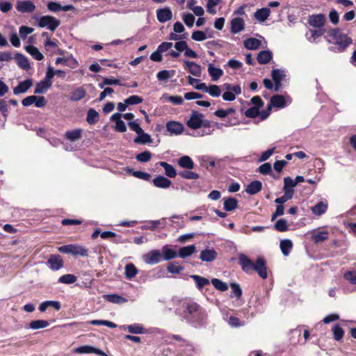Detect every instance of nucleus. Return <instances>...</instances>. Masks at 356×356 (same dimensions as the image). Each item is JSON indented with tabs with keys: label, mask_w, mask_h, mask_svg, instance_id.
I'll list each match as a JSON object with an SVG mask.
<instances>
[{
	"label": "nucleus",
	"mask_w": 356,
	"mask_h": 356,
	"mask_svg": "<svg viewBox=\"0 0 356 356\" xmlns=\"http://www.w3.org/2000/svg\"><path fill=\"white\" fill-rule=\"evenodd\" d=\"M207 93L213 97H218L221 94V90L218 85H210Z\"/></svg>",
	"instance_id": "nucleus-60"
},
{
	"label": "nucleus",
	"mask_w": 356,
	"mask_h": 356,
	"mask_svg": "<svg viewBox=\"0 0 356 356\" xmlns=\"http://www.w3.org/2000/svg\"><path fill=\"white\" fill-rule=\"evenodd\" d=\"M49 325V323L45 320L32 321L29 323V327L32 330L45 328Z\"/></svg>",
	"instance_id": "nucleus-44"
},
{
	"label": "nucleus",
	"mask_w": 356,
	"mask_h": 356,
	"mask_svg": "<svg viewBox=\"0 0 356 356\" xmlns=\"http://www.w3.org/2000/svg\"><path fill=\"white\" fill-rule=\"evenodd\" d=\"M223 206L226 211H232L238 207V200L232 197L224 199Z\"/></svg>",
	"instance_id": "nucleus-32"
},
{
	"label": "nucleus",
	"mask_w": 356,
	"mask_h": 356,
	"mask_svg": "<svg viewBox=\"0 0 356 356\" xmlns=\"http://www.w3.org/2000/svg\"><path fill=\"white\" fill-rule=\"evenodd\" d=\"M184 64L192 75L196 77H200L201 76L202 67L200 65L191 60H185Z\"/></svg>",
	"instance_id": "nucleus-14"
},
{
	"label": "nucleus",
	"mask_w": 356,
	"mask_h": 356,
	"mask_svg": "<svg viewBox=\"0 0 356 356\" xmlns=\"http://www.w3.org/2000/svg\"><path fill=\"white\" fill-rule=\"evenodd\" d=\"M245 23L244 20L241 17H236L231 21V32L233 34H236L244 29Z\"/></svg>",
	"instance_id": "nucleus-16"
},
{
	"label": "nucleus",
	"mask_w": 356,
	"mask_h": 356,
	"mask_svg": "<svg viewBox=\"0 0 356 356\" xmlns=\"http://www.w3.org/2000/svg\"><path fill=\"white\" fill-rule=\"evenodd\" d=\"M161 253L163 255V260L164 261H168L177 257V252L169 248L168 245H164L163 247Z\"/></svg>",
	"instance_id": "nucleus-41"
},
{
	"label": "nucleus",
	"mask_w": 356,
	"mask_h": 356,
	"mask_svg": "<svg viewBox=\"0 0 356 356\" xmlns=\"http://www.w3.org/2000/svg\"><path fill=\"white\" fill-rule=\"evenodd\" d=\"M99 119V113L94 108H90L87 113L86 121L89 124H95Z\"/></svg>",
	"instance_id": "nucleus-45"
},
{
	"label": "nucleus",
	"mask_w": 356,
	"mask_h": 356,
	"mask_svg": "<svg viewBox=\"0 0 356 356\" xmlns=\"http://www.w3.org/2000/svg\"><path fill=\"white\" fill-rule=\"evenodd\" d=\"M351 42L352 40L350 38H348L346 35L343 34L335 40L334 46L330 47V50L341 52L347 48Z\"/></svg>",
	"instance_id": "nucleus-7"
},
{
	"label": "nucleus",
	"mask_w": 356,
	"mask_h": 356,
	"mask_svg": "<svg viewBox=\"0 0 356 356\" xmlns=\"http://www.w3.org/2000/svg\"><path fill=\"white\" fill-rule=\"evenodd\" d=\"M138 270L132 263L127 264L124 267V275L126 279L131 280L138 274Z\"/></svg>",
	"instance_id": "nucleus-27"
},
{
	"label": "nucleus",
	"mask_w": 356,
	"mask_h": 356,
	"mask_svg": "<svg viewBox=\"0 0 356 356\" xmlns=\"http://www.w3.org/2000/svg\"><path fill=\"white\" fill-rule=\"evenodd\" d=\"M217 258V252L213 248L207 247L202 250L200 254V259L204 262H212Z\"/></svg>",
	"instance_id": "nucleus-9"
},
{
	"label": "nucleus",
	"mask_w": 356,
	"mask_h": 356,
	"mask_svg": "<svg viewBox=\"0 0 356 356\" xmlns=\"http://www.w3.org/2000/svg\"><path fill=\"white\" fill-rule=\"evenodd\" d=\"M208 73L213 81H217L223 75L222 70L216 67L211 63L208 65Z\"/></svg>",
	"instance_id": "nucleus-21"
},
{
	"label": "nucleus",
	"mask_w": 356,
	"mask_h": 356,
	"mask_svg": "<svg viewBox=\"0 0 356 356\" xmlns=\"http://www.w3.org/2000/svg\"><path fill=\"white\" fill-rule=\"evenodd\" d=\"M143 261L149 265H154L163 261V255L159 250H152L143 255Z\"/></svg>",
	"instance_id": "nucleus-5"
},
{
	"label": "nucleus",
	"mask_w": 356,
	"mask_h": 356,
	"mask_svg": "<svg viewBox=\"0 0 356 356\" xmlns=\"http://www.w3.org/2000/svg\"><path fill=\"white\" fill-rule=\"evenodd\" d=\"M128 331L131 334H143L145 332V328L138 323H134L127 326Z\"/></svg>",
	"instance_id": "nucleus-48"
},
{
	"label": "nucleus",
	"mask_w": 356,
	"mask_h": 356,
	"mask_svg": "<svg viewBox=\"0 0 356 356\" xmlns=\"http://www.w3.org/2000/svg\"><path fill=\"white\" fill-rule=\"evenodd\" d=\"M90 324L93 325H106L110 328H115L117 325L111 321L106 320H92Z\"/></svg>",
	"instance_id": "nucleus-55"
},
{
	"label": "nucleus",
	"mask_w": 356,
	"mask_h": 356,
	"mask_svg": "<svg viewBox=\"0 0 356 356\" xmlns=\"http://www.w3.org/2000/svg\"><path fill=\"white\" fill-rule=\"evenodd\" d=\"M104 298L109 302L115 304H122L127 301V300L125 298L118 294L104 295Z\"/></svg>",
	"instance_id": "nucleus-35"
},
{
	"label": "nucleus",
	"mask_w": 356,
	"mask_h": 356,
	"mask_svg": "<svg viewBox=\"0 0 356 356\" xmlns=\"http://www.w3.org/2000/svg\"><path fill=\"white\" fill-rule=\"evenodd\" d=\"M190 277L195 282L196 287L199 290H202L205 286H207L210 284V282L207 278L200 275H191Z\"/></svg>",
	"instance_id": "nucleus-29"
},
{
	"label": "nucleus",
	"mask_w": 356,
	"mask_h": 356,
	"mask_svg": "<svg viewBox=\"0 0 356 356\" xmlns=\"http://www.w3.org/2000/svg\"><path fill=\"white\" fill-rule=\"evenodd\" d=\"M332 330L335 340L339 341L343 338L344 332L343 330L339 325H334Z\"/></svg>",
	"instance_id": "nucleus-57"
},
{
	"label": "nucleus",
	"mask_w": 356,
	"mask_h": 356,
	"mask_svg": "<svg viewBox=\"0 0 356 356\" xmlns=\"http://www.w3.org/2000/svg\"><path fill=\"white\" fill-rule=\"evenodd\" d=\"M211 282L213 286L220 291H225L228 289L227 284L218 278H213Z\"/></svg>",
	"instance_id": "nucleus-47"
},
{
	"label": "nucleus",
	"mask_w": 356,
	"mask_h": 356,
	"mask_svg": "<svg viewBox=\"0 0 356 356\" xmlns=\"http://www.w3.org/2000/svg\"><path fill=\"white\" fill-rule=\"evenodd\" d=\"M156 17L159 22L165 23L172 17V13L170 8L165 7L156 10Z\"/></svg>",
	"instance_id": "nucleus-12"
},
{
	"label": "nucleus",
	"mask_w": 356,
	"mask_h": 356,
	"mask_svg": "<svg viewBox=\"0 0 356 356\" xmlns=\"http://www.w3.org/2000/svg\"><path fill=\"white\" fill-rule=\"evenodd\" d=\"M232 289L231 297H234L237 299L240 298L242 296V289L238 284L237 283H231L230 284Z\"/></svg>",
	"instance_id": "nucleus-53"
},
{
	"label": "nucleus",
	"mask_w": 356,
	"mask_h": 356,
	"mask_svg": "<svg viewBox=\"0 0 356 356\" xmlns=\"http://www.w3.org/2000/svg\"><path fill=\"white\" fill-rule=\"evenodd\" d=\"M16 9L17 11L22 13H31L35 9L34 3L29 0L27 1H19L16 4Z\"/></svg>",
	"instance_id": "nucleus-11"
},
{
	"label": "nucleus",
	"mask_w": 356,
	"mask_h": 356,
	"mask_svg": "<svg viewBox=\"0 0 356 356\" xmlns=\"http://www.w3.org/2000/svg\"><path fill=\"white\" fill-rule=\"evenodd\" d=\"M244 47L250 50L257 49L261 45V41L257 38H250L244 41Z\"/></svg>",
	"instance_id": "nucleus-37"
},
{
	"label": "nucleus",
	"mask_w": 356,
	"mask_h": 356,
	"mask_svg": "<svg viewBox=\"0 0 356 356\" xmlns=\"http://www.w3.org/2000/svg\"><path fill=\"white\" fill-rule=\"evenodd\" d=\"M238 264L242 270L248 274L256 271L262 279H266L268 277L266 262L263 257H258L255 262H253L245 254H240L238 255Z\"/></svg>",
	"instance_id": "nucleus-2"
},
{
	"label": "nucleus",
	"mask_w": 356,
	"mask_h": 356,
	"mask_svg": "<svg viewBox=\"0 0 356 356\" xmlns=\"http://www.w3.org/2000/svg\"><path fill=\"white\" fill-rule=\"evenodd\" d=\"M51 86L52 83H49L42 79L40 82L37 83L34 90V93L43 94L46 92L47 90L51 87Z\"/></svg>",
	"instance_id": "nucleus-31"
},
{
	"label": "nucleus",
	"mask_w": 356,
	"mask_h": 356,
	"mask_svg": "<svg viewBox=\"0 0 356 356\" xmlns=\"http://www.w3.org/2000/svg\"><path fill=\"white\" fill-rule=\"evenodd\" d=\"M153 141L151 136L147 133H145L143 130L142 133L138 134V136L136 137L134 140V142L136 144L146 145L150 144Z\"/></svg>",
	"instance_id": "nucleus-26"
},
{
	"label": "nucleus",
	"mask_w": 356,
	"mask_h": 356,
	"mask_svg": "<svg viewBox=\"0 0 356 356\" xmlns=\"http://www.w3.org/2000/svg\"><path fill=\"white\" fill-rule=\"evenodd\" d=\"M191 38L195 41H203L207 38L205 32L202 31H195L192 33Z\"/></svg>",
	"instance_id": "nucleus-61"
},
{
	"label": "nucleus",
	"mask_w": 356,
	"mask_h": 356,
	"mask_svg": "<svg viewBox=\"0 0 356 356\" xmlns=\"http://www.w3.org/2000/svg\"><path fill=\"white\" fill-rule=\"evenodd\" d=\"M178 175L185 179H197L200 175L191 170H183L178 172Z\"/></svg>",
	"instance_id": "nucleus-49"
},
{
	"label": "nucleus",
	"mask_w": 356,
	"mask_h": 356,
	"mask_svg": "<svg viewBox=\"0 0 356 356\" xmlns=\"http://www.w3.org/2000/svg\"><path fill=\"white\" fill-rule=\"evenodd\" d=\"M325 22V17L323 14L312 15L308 19V23L310 26L318 29L324 26Z\"/></svg>",
	"instance_id": "nucleus-13"
},
{
	"label": "nucleus",
	"mask_w": 356,
	"mask_h": 356,
	"mask_svg": "<svg viewBox=\"0 0 356 356\" xmlns=\"http://www.w3.org/2000/svg\"><path fill=\"white\" fill-rule=\"evenodd\" d=\"M271 107L283 108L286 106L284 97L281 95H275L271 97L270 104Z\"/></svg>",
	"instance_id": "nucleus-22"
},
{
	"label": "nucleus",
	"mask_w": 356,
	"mask_h": 356,
	"mask_svg": "<svg viewBox=\"0 0 356 356\" xmlns=\"http://www.w3.org/2000/svg\"><path fill=\"white\" fill-rule=\"evenodd\" d=\"M270 14V10L268 8H262L258 9L254 13V17L259 22L266 21Z\"/></svg>",
	"instance_id": "nucleus-30"
},
{
	"label": "nucleus",
	"mask_w": 356,
	"mask_h": 356,
	"mask_svg": "<svg viewBox=\"0 0 356 356\" xmlns=\"http://www.w3.org/2000/svg\"><path fill=\"white\" fill-rule=\"evenodd\" d=\"M271 76L273 81H282L286 77V71L282 69H273Z\"/></svg>",
	"instance_id": "nucleus-43"
},
{
	"label": "nucleus",
	"mask_w": 356,
	"mask_h": 356,
	"mask_svg": "<svg viewBox=\"0 0 356 356\" xmlns=\"http://www.w3.org/2000/svg\"><path fill=\"white\" fill-rule=\"evenodd\" d=\"M273 228L278 232H286L289 230V225L285 219L281 218L274 224Z\"/></svg>",
	"instance_id": "nucleus-46"
},
{
	"label": "nucleus",
	"mask_w": 356,
	"mask_h": 356,
	"mask_svg": "<svg viewBox=\"0 0 356 356\" xmlns=\"http://www.w3.org/2000/svg\"><path fill=\"white\" fill-rule=\"evenodd\" d=\"M95 351V348L90 346H83L74 349V353L79 354L93 353Z\"/></svg>",
	"instance_id": "nucleus-59"
},
{
	"label": "nucleus",
	"mask_w": 356,
	"mask_h": 356,
	"mask_svg": "<svg viewBox=\"0 0 356 356\" xmlns=\"http://www.w3.org/2000/svg\"><path fill=\"white\" fill-rule=\"evenodd\" d=\"M343 278L352 284H356V270H348L343 274Z\"/></svg>",
	"instance_id": "nucleus-58"
},
{
	"label": "nucleus",
	"mask_w": 356,
	"mask_h": 356,
	"mask_svg": "<svg viewBox=\"0 0 356 356\" xmlns=\"http://www.w3.org/2000/svg\"><path fill=\"white\" fill-rule=\"evenodd\" d=\"M60 24L59 19L50 15L42 16L38 20V26L40 27H47L51 31H55Z\"/></svg>",
	"instance_id": "nucleus-4"
},
{
	"label": "nucleus",
	"mask_w": 356,
	"mask_h": 356,
	"mask_svg": "<svg viewBox=\"0 0 356 356\" xmlns=\"http://www.w3.org/2000/svg\"><path fill=\"white\" fill-rule=\"evenodd\" d=\"M33 85V81L31 79H27L24 81H21L19 84L14 88L13 92L15 95H19L26 92Z\"/></svg>",
	"instance_id": "nucleus-15"
},
{
	"label": "nucleus",
	"mask_w": 356,
	"mask_h": 356,
	"mask_svg": "<svg viewBox=\"0 0 356 356\" xmlns=\"http://www.w3.org/2000/svg\"><path fill=\"white\" fill-rule=\"evenodd\" d=\"M159 165L165 169V174L166 176L170 178H174L176 177L177 171L172 165L165 161L159 162Z\"/></svg>",
	"instance_id": "nucleus-39"
},
{
	"label": "nucleus",
	"mask_w": 356,
	"mask_h": 356,
	"mask_svg": "<svg viewBox=\"0 0 356 356\" xmlns=\"http://www.w3.org/2000/svg\"><path fill=\"white\" fill-rule=\"evenodd\" d=\"M178 165L185 169L191 170L194 168L195 163L189 156H182L177 161Z\"/></svg>",
	"instance_id": "nucleus-23"
},
{
	"label": "nucleus",
	"mask_w": 356,
	"mask_h": 356,
	"mask_svg": "<svg viewBox=\"0 0 356 356\" xmlns=\"http://www.w3.org/2000/svg\"><path fill=\"white\" fill-rule=\"evenodd\" d=\"M25 50L35 60H42L44 56L40 52L38 49L33 45H28L25 47Z\"/></svg>",
	"instance_id": "nucleus-33"
},
{
	"label": "nucleus",
	"mask_w": 356,
	"mask_h": 356,
	"mask_svg": "<svg viewBox=\"0 0 356 356\" xmlns=\"http://www.w3.org/2000/svg\"><path fill=\"white\" fill-rule=\"evenodd\" d=\"M262 188V184L260 181L255 180L251 181L245 189L247 193L250 195H255L259 193Z\"/></svg>",
	"instance_id": "nucleus-25"
},
{
	"label": "nucleus",
	"mask_w": 356,
	"mask_h": 356,
	"mask_svg": "<svg viewBox=\"0 0 356 356\" xmlns=\"http://www.w3.org/2000/svg\"><path fill=\"white\" fill-rule=\"evenodd\" d=\"M168 340L174 339L179 343L180 346H189V341L179 334H169L167 336Z\"/></svg>",
	"instance_id": "nucleus-52"
},
{
	"label": "nucleus",
	"mask_w": 356,
	"mask_h": 356,
	"mask_svg": "<svg viewBox=\"0 0 356 356\" xmlns=\"http://www.w3.org/2000/svg\"><path fill=\"white\" fill-rule=\"evenodd\" d=\"M47 264L52 270H58L63 268V261L60 255L51 254L47 260Z\"/></svg>",
	"instance_id": "nucleus-10"
},
{
	"label": "nucleus",
	"mask_w": 356,
	"mask_h": 356,
	"mask_svg": "<svg viewBox=\"0 0 356 356\" xmlns=\"http://www.w3.org/2000/svg\"><path fill=\"white\" fill-rule=\"evenodd\" d=\"M34 29L31 27L26 26H22L19 27V35L22 38V39L24 40L26 38L27 35L29 34H31L33 33Z\"/></svg>",
	"instance_id": "nucleus-62"
},
{
	"label": "nucleus",
	"mask_w": 356,
	"mask_h": 356,
	"mask_svg": "<svg viewBox=\"0 0 356 356\" xmlns=\"http://www.w3.org/2000/svg\"><path fill=\"white\" fill-rule=\"evenodd\" d=\"M184 129V125L177 121L171 120L166 123V130L170 135H180Z\"/></svg>",
	"instance_id": "nucleus-8"
},
{
	"label": "nucleus",
	"mask_w": 356,
	"mask_h": 356,
	"mask_svg": "<svg viewBox=\"0 0 356 356\" xmlns=\"http://www.w3.org/2000/svg\"><path fill=\"white\" fill-rule=\"evenodd\" d=\"M152 153L149 151H144L136 156V159L140 163L148 162L152 158Z\"/></svg>",
	"instance_id": "nucleus-50"
},
{
	"label": "nucleus",
	"mask_w": 356,
	"mask_h": 356,
	"mask_svg": "<svg viewBox=\"0 0 356 356\" xmlns=\"http://www.w3.org/2000/svg\"><path fill=\"white\" fill-rule=\"evenodd\" d=\"M82 130L81 129L67 131L65 134L66 139L70 141H76L81 138Z\"/></svg>",
	"instance_id": "nucleus-36"
},
{
	"label": "nucleus",
	"mask_w": 356,
	"mask_h": 356,
	"mask_svg": "<svg viewBox=\"0 0 356 356\" xmlns=\"http://www.w3.org/2000/svg\"><path fill=\"white\" fill-rule=\"evenodd\" d=\"M49 307H53L56 311H59L61 308V305L59 301L46 300L40 303L38 309L40 312H44Z\"/></svg>",
	"instance_id": "nucleus-17"
},
{
	"label": "nucleus",
	"mask_w": 356,
	"mask_h": 356,
	"mask_svg": "<svg viewBox=\"0 0 356 356\" xmlns=\"http://www.w3.org/2000/svg\"><path fill=\"white\" fill-rule=\"evenodd\" d=\"M327 204L323 201L318 202L316 204H315L312 208V211L313 213H314L315 215H317V216H321V215L325 213V211H327Z\"/></svg>",
	"instance_id": "nucleus-38"
},
{
	"label": "nucleus",
	"mask_w": 356,
	"mask_h": 356,
	"mask_svg": "<svg viewBox=\"0 0 356 356\" xmlns=\"http://www.w3.org/2000/svg\"><path fill=\"white\" fill-rule=\"evenodd\" d=\"M163 97L166 99L168 102H171L174 105H181L182 104L184 100L181 96H170L168 95H163Z\"/></svg>",
	"instance_id": "nucleus-54"
},
{
	"label": "nucleus",
	"mask_w": 356,
	"mask_h": 356,
	"mask_svg": "<svg viewBox=\"0 0 356 356\" xmlns=\"http://www.w3.org/2000/svg\"><path fill=\"white\" fill-rule=\"evenodd\" d=\"M273 58V54L270 50L261 51L257 57V60L259 64H267Z\"/></svg>",
	"instance_id": "nucleus-24"
},
{
	"label": "nucleus",
	"mask_w": 356,
	"mask_h": 356,
	"mask_svg": "<svg viewBox=\"0 0 356 356\" xmlns=\"http://www.w3.org/2000/svg\"><path fill=\"white\" fill-rule=\"evenodd\" d=\"M196 252V246L195 245H189L181 247L179 249L177 256L181 259H186L191 256Z\"/></svg>",
	"instance_id": "nucleus-19"
},
{
	"label": "nucleus",
	"mask_w": 356,
	"mask_h": 356,
	"mask_svg": "<svg viewBox=\"0 0 356 356\" xmlns=\"http://www.w3.org/2000/svg\"><path fill=\"white\" fill-rule=\"evenodd\" d=\"M328 235L329 233L327 231H317L312 234L311 238L314 243H319L327 240Z\"/></svg>",
	"instance_id": "nucleus-28"
},
{
	"label": "nucleus",
	"mask_w": 356,
	"mask_h": 356,
	"mask_svg": "<svg viewBox=\"0 0 356 356\" xmlns=\"http://www.w3.org/2000/svg\"><path fill=\"white\" fill-rule=\"evenodd\" d=\"M143 102V99L138 95H131L124 100V102L129 105H136Z\"/></svg>",
	"instance_id": "nucleus-64"
},
{
	"label": "nucleus",
	"mask_w": 356,
	"mask_h": 356,
	"mask_svg": "<svg viewBox=\"0 0 356 356\" xmlns=\"http://www.w3.org/2000/svg\"><path fill=\"white\" fill-rule=\"evenodd\" d=\"M204 115L196 111H193L191 118L187 121V126L192 129H197L202 125Z\"/></svg>",
	"instance_id": "nucleus-6"
},
{
	"label": "nucleus",
	"mask_w": 356,
	"mask_h": 356,
	"mask_svg": "<svg viewBox=\"0 0 356 356\" xmlns=\"http://www.w3.org/2000/svg\"><path fill=\"white\" fill-rule=\"evenodd\" d=\"M77 278L75 275L72 274H66L60 276L58 279V282L63 284H74L76 281Z\"/></svg>",
	"instance_id": "nucleus-51"
},
{
	"label": "nucleus",
	"mask_w": 356,
	"mask_h": 356,
	"mask_svg": "<svg viewBox=\"0 0 356 356\" xmlns=\"http://www.w3.org/2000/svg\"><path fill=\"white\" fill-rule=\"evenodd\" d=\"M58 250L63 254H72L74 257H88V250L79 244H68L60 246Z\"/></svg>",
	"instance_id": "nucleus-3"
},
{
	"label": "nucleus",
	"mask_w": 356,
	"mask_h": 356,
	"mask_svg": "<svg viewBox=\"0 0 356 356\" xmlns=\"http://www.w3.org/2000/svg\"><path fill=\"white\" fill-rule=\"evenodd\" d=\"M14 58H15V61L17 62V64L18 65V66L19 67H21L22 69H23L24 70H27L30 69L31 66H30L29 61L28 58L22 54H20L18 52L15 53V56H14Z\"/></svg>",
	"instance_id": "nucleus-18"
},
{
	"label": "nucleus",
	"mask_w": 356,
	"mask_h": 356,
	"mask_svg": "<svg viewBox=\"0 0 356 356\" xmlns=\"http://www.w3.org/2000/svg\"><path fill=\"white\" fill-rule=\"evenodd\" d=\"M280 248L282 251V253L284 256H288L293 248V243L290 239L281 240L280 243Z\"/></svg>",
	"instance_id": "nucleus-34"
},
{
	"label": "nucleus",
	"mask_w": 356,
	"mask_h": 356,
	"mask_svg": "<svg viewBox=\"0 0 356 356\" xmlns=\"http://www.w3.org/2000/svg\"><path fill=\"white\" fill-rule=\"evenodd\" d=\"M175 313L181 321H185L195 328L205 327L207 324L208 315L206 310L191 299L180 300Z\"/></svg>",
	"instance_id": "nucleus-1"
},
{
	"label": "nucleus",
	"mask_w": 356,
	"mask_h": 356,
	"mask_svg": "<svg viewBox=\"0 0 356 356\" xmlns=\"http://www.w3.org/2000/svg\"><path fill=\"white\" fill-rule=\"evenodd\" d=\"M175 74V71L174 70H163L161 71H159L157 74L156 77L158 80L161 81H167L168 79L172 78Z\"/></svg>",
	"instance_id": "nucleus-42"
},
{
	"label": "nucleus",
	"mask_w": 356,
	"mask_h": 356,
	"mask_svg": "<svg viewBox=\"0 0 356 356\" xmlns=\"http://www.w3.org/2000/svg\"><path fill=\"white\" fill-rule=\"evenodd\" d=\"M257 171L262 175H270L272 172V166L269 163H265L261 165Z\"/></svg>",
	"instance_id": "nucleus-63"
},
{
	"label": "nucleus",
	"mask_w": 356,
	"mask_h": 356,
	"mask_svg": "<svg viewBox=\"0 0 356 356\" xmlns=\"http://www.w3.org/2000/svg\"><path fill=\"white\" fill-rule=\"evenodd\" d=\"M86 95V92L83 88H77L74 91H72L70 99L73 102H77L84 98Z\"/></svg>",
	"instance_id": "nucleus-40"
},
{
	"label": "nucleus",
	"mask_w": 356,
	"mask_h": 356,
	"mask_svg": "<svg viewBox=\"0 0 356 356\" xmlns=\"http://www.w3.org/2000/svg\"><path fill=\"white\" fill-rule=\"evenodd\" d=\"M152 181L156 187L160 188H167L172 184V181L169 179L162 175L156 176Z\"/></svg>",
	"instance_id": "nucleus-20"
},
{
	"label": "nucleus",
	"mask_w": 356,
	"mask_h": 356,
	"mask_svg": "<svg viewBox=\"0 0 356 356\" xmlns=\"http://www.w3.org/2000/svg\"><path fill=\"white\" fill-rule=\"evenodd\" d=\"M182 19L185 24L188 27H192L194 24L195 17L190 13H184Z\"/></svg>",
	"instance_id": "nucleus-56"
}]
</instances>
